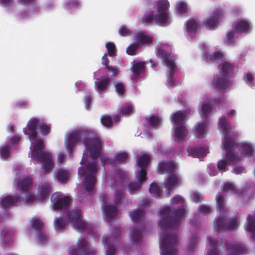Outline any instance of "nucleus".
I'll return each mask as SVG.
<instances>
[{
  "label": "nucleus",
  "mask_w": 255,
  "mask_h": 255,
  "mask_svg": "<svg viewBox=\"0 0 255 255\" xmlns=\"http://www.w3.org/2000/svg\"><path fill=\"white\" fill-rule=\"evenodd\" d=\"M17 186L20 191H27L32 186V180L31 178L25 177L21 179L18 183Z\"/></svg>",
  "instance_id": "obj_27"
},
{
  "label": "nucleus",
  "mask_w": 255,
  "mask_h": 255,
  "mask_svg": "<svg viewBox=\"0 0 255 255\" xmlns=\"http://www.w3.org/2000/svg\"><path fill=\"white\" fill-rule=\"evenodd\" d=\"M247 230L251 234V237L255 241V216L249 215L247 219Z\"/></svg>",
  "instance_id": "obj_25"
},
{
  "label": "nucleus",
  "mask_w": 255,
  "mask_h": 255,
  "mask_svg": "<svg viewBox=\"0 0 255 255\" xmlns=\"http://www.w3.org/2000/svg\"><path fill=\"white\" fill-rule=\"evenodd\" d=\"M169 19L168 12L157 11L155 15L154 20L157 24H162L168 22Z\"/></svg>",
  "instance_id": "obj_31"
},
{
  "label": "nucleus",
  "mask_w": 255,
  "mask_h": 255,
  "mask_svg": "<svg viewBox=\"0 0 255 255\" xmlns=\"http://www.w3.org/2000/svg\"><path fill=\"white\" fill-rule=\"evenodd\" d=\"M141 237V231L136 228H133L131 231V238L132 240L137 242L140 241Z\"/></svg>",
  "instance_id": "obj_52"
},
{
  "label": "nucleus",
  "mask_w": 255,
  "mask_h": 255,
  "mask_svg": "<svg viewBox=\"0 0 255 255\" xmlns=\"http://www.w3.org/2000/svg\"><path fill=\"white\" fill-rule=\"evenodd\" d=\"M197 236L194 235L189 240V244L187 246V250L189 252H193L194 251L197 242Z\"/></svg>",
  "instance_id": "obj_49"
},
{
  "label": "nucleus",
  "mask_w": 255,
  "mask_h": 255,
  "mask_svg": "<svg viewBox=\"0 0 255 255\" xmlns=\"http://www.w3.org/2000/svg\"><path fill=\"white\" fill-rule=\"evenodd\" d=\"M227 255H246L248 254L247 246L241 242H235L232 243H225Z\"/></svg>",
  "instance_id": "obj_11"
},
{
  "label": "nucleus",
  "mask_w": 255,
  "mask_h": 255,
  "mask_svg": "<svg viewBox=\"0 0 255 255\" xmlns=\"http://www.w3.org/2000/svg\"><path fill=\"white\" fill-rule=\"evenodd\" d=\"M197 26V23L194 19H191L187 22V30L188 32H195Z\"/></svg>",
  "instance_id": "obj_54"
},
{
  "label": "nucleus",
  "mask_w": 255,
  "mask_h": 255,
  "mask_svg": "<svg viewBox=\"0 0 255 255\" xmlns=\"http://www.w3.org/2000/svg\"><path fill=\"white\" fill-rule=\"evenodd\" d=\"M136 41L139 44H149L152 42V37L150 35L145 34L144 32L137 33L135 38Z\"/></svg>",
  "instance_id": "obj_26"
},
{
  "label": "nucleus",
  "mask_w": 255,
  "mask_h": 255,
  "mask_svg": "<svg viewBox=\"0 0 255 255\" xmlns=\"http://www.w3.org/2000/svg\"><path fill=\"white\" fill-rule=\"evenodd\" d=\"M69 173L64 169L59 170L56 173V178L59 182H64L69 178Z\"/></svg>",
  "instance_id": "obj_42"
},
{
  "label": "nucleus",
  "mask_w": 255,
  "mask_h": 255,
  "mask_svg": "<svg viewBox=\"0 0 255 255\" xmlns=\"http://www.w3.org/2000/svg\"><path fill=\"white\" fill-rule=\"evenodd\" d=\"M140 184L138 182L129 183L128 185L129 191L131 193H133L134 192L138 190L140 188Z\"/></svg>",
  "instance_id": "obj_63"
},
{
  "label": "nucleus",
  "mask_w": 255,
  "mask_h": 255,
  "mask_svg": "<svg viewBox=\"0 0 255 255\" xmlns=\"http://www.w3.org/2000/svg\"><path fill=\"white\" fill-rule=\"evenodd\" d=\"M213 84L214 87L219 91H225L232 84V81L228 77L219 75V77L215 80L214 78Z\"/></svg>",
  "instance_id": "obj_13"
},
{
  "label": "nucleus",
  "mask_w": 255,
  "mask_h": 255,
  "mask_svg": "<svg viewBox=\"0 0 255 255\" xmlns=\"http://www.w3.org/2000/svg\"><path fill=\"white\" fill-rule=\"evenodd\" d=\"M207 240L209 244H210L211 250H209V251L208 252L207 255H218L219 251L217 248V246L218 244V241L217 240L214 238L208 237Z\"/></svg>",
  "instance_id": "obj_32"
},
{
  "label": "nucleus",
  "mask_w": 255,
  "mask_h": 255,
  "mask_svg": "<svg viewBox=\"0 0 255 255\" xmlns=\"http://www.w3.org/2000/svg\"><path fill=\"white\" fill-rule=\"evenodd\" d=\"M222 190L224 193H227L229 191H231L232 194L237 193L236 188L235 185L231 183L225 184Z\"/></svg>",
  "instance_id": "obj_58"
},
{
  "label": "nucleus",
  "mask_w": 255,
  "mask_h": 255,
  "mask_svg": "<svg viewBox=\"0 0 255 255\" xmlns=\"http://www.w3.org/2000/svg\"><path fill=\"white\" fill-rule=\"evenodd\" d=\"M77 247V249L70 251V255H94L95 254V251L88 247V241L85 239L78 240Z\"/></svg>",
  "instance_id": "obj_10"
},
{
  "label": "nucleus",
  "mask_w": 255,
  "mask_h": 255,
  "mask_svg": "<svg viewBox=\"0 0 255 255\" xmlns=\"http://www.w3.org/2000/svg\"><path fill=\"white\" fill-rule=\"evenodd\" d=\"M206 60L208 63H218L219 61H222L224 58L222 52L219 51H215L212 54L208 53L205 54Z\"/></svg>",
  "instance_id": "obj_22"
},
{
  "label": "nucleus",
  "mask_w": 255,
  "mask_h": 255,
  "mask_svg": "<svg viewBox=\"0 0 255 255\" xmlns=\"http://www.w3.org/2000/svg\"><path fill=\"white\" fill-rule=\"evenodd\" d=\"M115 91L119 95L122 96L124 95L125 93V85L122 83L119 82L118 83H115Z\"/></svg>",
  "instance_id": "obj_55"
},
{
  "label": "nucleus",
  "mask_w": 255,
  "mask_h": 255,
  "mask_svg": "<svg viewBox=\"0 0 255 255\" xmlns=\"http://www.w3.org/2000/svg\"><path fill=\"white\" fill-rule=\"evenodd\" d=\"M144 211L141 209H136L130 213V217L134 222H139L144 217Z\"/></svg>",
  "instance_id": "obj_37"
},
{
  "label": "nucleus",
  "mask_w": 255,
  "mask_h": 255,
  "mask_svg": "<svg viewBox=\"0 0 255 255\" xmlns=\"http://www.w3.org/2000/svg\"><path fill=\"white\" fill-rule=\"evenodd\" d=\"M192 201L193 202L198 203L204 200V197L199 192H194L191 195Z\"/></svg>",
  "instance_id": "obj_59"
},
{
  "label": "nucleus",
  "mask_w": 255,
  "mask_h": 255,
  "mask_svg": "<svg viewBox=\"0 0 255 255\" xmlns=\"http://www.w3.org/2000/svg\"><path fill=\"white\" fill-rule=\"evenodd\" d=\"M185 117L186 115L185 113L182 111H178L171 115L170 120L175 125L180 126V125L184 123Z\"/></svg>",
  "instance_id": "obj_28"
},
{
  "label": "nucleus",
  "mask_w": 255,
  "mask_h": 255,
  "mask_svg": "<svg viewBox=\"0 0 255 255\" xmlns=\"http://www.w3.org/2000/svg\"><path fill=\"white\" fill-rule=\"evenodd\" d=\"M88 136L84 137L83 143L86 149L89 152L92 161L86 165L85 170L83 167L78 169V174L80 176L86 175L84 183L85 191L91 193L94 190L96 183V174L98 171V158L100 156L102 149V141L100 137L94 133L88 130Z\"/></svg>",
  "instance_id": "obj_1"
},
{
  "label": "nucleus",
  "mask_w": 255,
  "mask_h": 255,
  "mask_svg": "<svg viewBox=\"0 0 255 255\" xmlns=\"http://www.w3.org/2000/svg\"><path fill=\"white\" fill-rule=\"evenodd\" d=\"M50 192V185L45 183L40 186L38 189L37 196L40 201L44 200Z\"/></svg>",
  "instance_id": "obj_24"
},
{
  "label": "nucleus",
  "mask_w": 255,
  "mask_h": 255,
  "mask_svg": "<svg viewBox=\"0 0 255 255\" xmlns=\"http://www.w3.org/2000/svg\"><path fill=\"white\" fill-rule=\"evenodd\" d=\"M219 68L221 69L220 75L229 78V74L234 70V66L230 63L225 62L222 64L219 65Z\"/></svg>",
  "instance_id": "obj_30"
},
{
  "label": "nucleus",
  "mask_w": 255,
  "mask_h": 255,
  "mask_svg": "<svg viewBox=\"0 0 255 255\" xmlns=\"http://www.w3.org/2000/svg\"><path fill=\"white\" fill-rule=\"evenodd\" d=\"M104 211L107 217L110 219L114 218L118 214L117 207L113 205H105L104 208Z\"/></svg>",
  "instance_id": "obj_34"
},
{
  "label": "nucleus",
  "mask_w": 255,
  "mask_h": 255,
  "mask_svg": "<svg viewBox=\"0 0 255 255\" xmlns=\"http://www.w3.org/2000/svg\"><path fill=\"white\" fill-rule=\"evenodd\" d=\"M106 47L108 52V54L110 56L114 57L116 56V45L114 43L108 42L106 44Z\"/></svg>",
  "instance_id": "obj_51"
},
{
  "label": "nucleus",
  "mask_w": 255,
  "mask_h": 255,
  "mask_svg": "<svg viewBox=\"0 0 255 255\" xmlns=\"http://www.w3.org/2000/svg\"><path fill=\"white\" fill-rule=\"evenodd\" d=\"M171 55V51L168 50V46L165 44L160 45L156 50L157 57L161 59L163 64L173 70L176 66L172 59Z\"/></svg>",
  "instance_id": "obj_7"
},
{
  "label": "nucleus",
  "mask_w": 255,
  "mask_h": 255,
  "mask_svg": "<svg viewBox=\"0 0 255 255\" xmlns=\"http://www.w3.org/2000/svg\"><path fill=\"white\" fill-rule=\"evenodd\" d=\"M149 191L151 194L154 195L159 197L161 194V191L159 186L157 184L152 182L150 185Z\"/></svg>",
  "instance_id": "obj_46"
},
{
  "label": "nucleus",
  "mask_w": 255,
  "mask_h": 255,
  "mask_svg": "<svg viewBox=\"0 0 255 255\" xmlns=\"http://www.w3.org/2000/svg\"><path fill=\"white\" fill-rule=\"evenodd\" d=\"M40 122L38 119L31 118L27 123V128H23V132L25 134L29 135L30 141L35 140V143L31 151V157L33 160L39 162L43 169L48 172L53 166L51 154L44 150V145L42 140L36 139L37 133L36 128Z\"/></svg>",
  "instance_id": "obj_2"
},
{
  "label": "nucleus",
  "mask_w": 255,
  "mask_h": 255,
  "mask_svg": "<svg viewBox=\"0 0 255 255\" xmlns=\"http://www.w3.org/2000/svg\"><path fill=\"white\" fill-rule=\"evenodd\" d=\"M65 220L62 218H59L54 220V225L56 231L63 229L66 226Z\"/></svg>",
  "instance_id": "obj_48"
},
{
  "label": "nucleus",
  "mask_w": 255,
  "mask_h": 255,
  "mask_svg": "<svg viewBox=\"0 0 255 255\" xmlns=\"http://www.w3.org/2000/svg\"><path fill=\"white\" fill-rule=\"evenodd\" d=\"M160 247L162 255H176L177 237L175 235L168 234L161 237Z\"/></svg>",
  "instance_id": "obj_4"
},
{
  "label": "nucleus",
  "mask_w": 255,
  "mask_h": 255,
  "mask_svg": "<svg viewBox=\"0 0 255 255\" xmlns=\"http://www.w3.org/2000/svg\"><path fill=\"white\" fill-rule=\"evenodd\" d=\"M31 227L36 232V233L42 231L44 229L43 224L42 221L38 219H35L32 222L31 224Z\"/></svg>",
  "instance_id": "obj_47"
},
{
  "label": "nucleus",
  "mask_w": 255,
  "mask_h": 255,
  "mask_svg": "<svg viewBox=\"0 0 255 255\" xmlns=\"http://www.w3.org/2000/svg\"><path fill=\"white\" fill-rule=\"evenodd\" d=\"M66 218L77 229L88 231L92 230L91 227L82 219L81 211L78 209L72 210L71 212L68 211Z\"/></svg>",
  "instance_id": "obj_5"
},
{
  "label": "nucleus",
  "mask_w": 255,
  "mask_h": 255,
  "mask_svg": "<svg viewBox=\"0 0 255 255\" xmlns=\"http://www.w3.org/2000/svg\"><path fill=\"white\" fill-rule=\"evenodd\" d=\"M187 133V129L184 126L177 127L175 129L174 140L177 142H182L185 139Z\"/></svg>",
  "instance_id": "obj_19"
},
{
  "label": "nucleus",
  "mask_w": 255,
  "mask_h": 255,
  "mask_svg": "<svg viewBox=\"0 0 255 255\" xmlns=\"http://www.w3.org/2000/svg\"><path fill=\"white\" fill-rule=\"evenodd\" d=\"M111 79L110 77H105L95 82V89L99 93L107 90L109 88Z\"/></svg>",
  "instance_id": "obj_20"
},
{
  "label": "nucleus",
  "mask_w": 255,
  "mask_h": 255,
  "mask_svg": "<svg viewBox=\"0 0 255 255\" xmlns=\"http://www.w3.org/2000/svg\"><path fill=\"white\" fill-rule=\"evenodd\" d=\"M212 111V107L209 103H204L202 106V111L204 116H207Z\"/></svg>",
  "instance_id": "obj_62"
},
{
  "label": "nucleus",
  "mask_w": 255,
  "mask_h": 255,
  "mask_svg": "<svg viewBox=\"0 0 255 255\" xmlns=\"http://www.w3.org/2000/svg\"><path fill=\"white\" fill-rule=\"evenodd\" d=\"M109 60L107 57V54L105 53L102 58V64L109 72L112 73L113 77H117L119 73L118 69L115 66L109 65Z\"/></svg>",
  "instance_id": "obj_23"
},
{
  "label": "nucleus",
  "mask_w": 255,
  "mask_h": 255,
  "mask_svg": "<svg viewBox=\"0 0 255 255\" xmlns=\"http://www.w3.org/2000/svg\"><path fill=\"white\" fill-rule=\"evenodd\" d=\"M225 151L226 152V158L228 161L230 162H233L235 161H239L238 157L235 155L232 151V149Z\"/></svg>",
  "instance_id": "obj_53"
},
{
  "label": "nucleus",
  "mask_w": 255,
  "mask_h": 255,
  "mask_svg": "<svg viewBox=\"0 0 255 255\" xmlns=\"http://www.w3.org/2000/svg\"><path fill=\"white\" fill-rule=\"evenodd\" d=\"M147 169L140 168L139 170V175L138 176V182L139 183L145 181L147 179Z\"/></svg>",
  "instance_id": "obj_60"
},
{
  "label": "nucleus",
  "mask_w": 255,
  "mask_h": 255,
  "mask_svg": "<svg viewBox=\"0 0 255 255\" xmlns=\"http://www.w3.org/2000/svg\"><path fill=\"white\" fill-rule=\"evenodd\" d=\"M178 182V177L174 174H171L167 180L165 182V186L168 191H170L172 189V187L175 186Z\"/></svg>",
  "instance_id": "obj_38"
},
{
  "label": "nucleus",
  "mask_w": 255,
  "mask_h": 255,
  "mask_svg": "<svg viewBox=\"0 0 255 255\" xmlns=\"http://www.w3.org/2000/svg\"><path fill=\"white\" fill-rule=\"evenodd\" d=\"M187 151L190 155L195 157H203L206 154V149L202 147H189Z\"/></svg>",
  "instance_id": "obj_29"
},
{
  "label": "nucleus",
  "mask_w": 255,
  "mask_h": 255,
  "mask_svg": "<svg viewBox=\"0 0 255 255\" xmlns=\"http://www.w3.org/2000/svg\"><path fill=\"white\" fill-rule=\"evenodd\" d=\"M155 14L153 11L145 13L141 18L142 23L144 25H149L154 20Z\"/></svg>",
  "instance_id": "obj_43"
},
{
  "label": "nucleus",
  "mask_w": 255,
  "mask_h": 255,
  "mask_svg": "<svg viewBox=\"0 0 255 255\" xmlns=\"http://www.w3.org/2000/svg\"><path fill=\"white\" fill-rule=\"evenodd\" d=\"M51 200L53 203V208L54 210L67 209L70 205L71 199L68 196H64L58 193L52 194Z\"/></svg>",
  "instance_id": "obj_9"
},
{
  "label": "nucleus",
  "mask_w": 255,
  "mask_h": 255,
  "mask_svg": "<svg viewBox=\"0 0 255 255\" xmlns=\"http://www.w3.org/2000/svg\"><path fill=\"white\" fill-rule=\"evenodd\" d=\"M185 212V208L182 205L177 209L173 208L172 211L168 206L162 208L160 213L164 216L161 219L160 228L162 230H166L167 229L176 230L178 228Z\"/></svg>",
  "instance_id": "obj_3"
},
{
  "label": "nucleus",
  "mask_w": 255,
  "mask_h": 255,
  "mask_svg": "<svg viewBox=\"0 0 255 255\" xmlns=\"http://www.w3.org/2000/svg\"><path fill=\"white\" fill-rule=\"evenodd\" d=\"M38 127L40 128L41 133L43 135H47L50 131V126L44 124L43 122L39 123Z\"/></svg>",
  "instance_id": "obj_56"
},
{
  "label": "nucleus",
  "mask_w": 255,
  "mask_h": 255,
  "mask_svg": "<svg viewBox=\"0 0 255 255\" xmlns=\"http://www.w3.org/2000/svg\"><path fill=\"white\" fill-rule=\"evenodd\" d=\"M177 9L179 13L184 14L187 12L186 4L183 2H180L176 5Z\"/></svg>",
  "instance_id": "obj_64"
},
{
  "label": "nucleus",
  "mask_w": 255,
  "mask_h": 255,
  "mask_svg": "<svg viewBox=\"0 0 255 255\" xmlns=\"http://www.w3.org/2000/svg\"><path fill=\"white\" fill-rule=\"evenodd\" d=\"M205 124L198 123L195 126L196 135L197 138H201L205 137Z\"/></svg>",
  "instance_id": "obj_41"
},
{
  "label": "nucleus",
  "mask_w": 255,
  "mask_h": 255,
  "mask_svg": "<svg viewBox=\"0 0 255 255\" xmlns=\"http://www.w3.org/2000/svg\"><path fill=\"white\" fill-rule=\"evenodd\" d=\"M101 122L103 126L107 127H110L113 124L111 117L108 116H103L101 119Z\"/></svg>",
  "instance_id": "obj_61"
},
{
  "label": "nucleus",
  "mask_w": 255,
  "mask_h": 255,
  "mask_svg": "<svg viewBox=\"0 0 255 255\" xmlns=\"http://www.w3.org/2000/svg\"><path fill=\"white\" fill-rule=\"evenodd\" d=\"M175 170V165L172 161L159 162L157 168V172L158 174L172 173Z\"/></svg>",
  "instance_id": "obj_16"
},
{
  "label": "nucleus",
  "mask_w": 255,
  "mask_h": 255,
  "mask_svg": "<svg viewBox=\"0 0 255 255\" xmlns=\"http://www.w3.org/2000/svg\"><path fill=\"white\" fill-rule=\"evenodd\" d=\"M242 152H243L245 155L249 157H251L254 155V151L252 145L248 143H242L240 146Z\"/></svg>",
  "instance_id": "obj_40"
},
{
  "label": "nucleus",
  "mask_w": 255,
  "mask_h": 255,
  "mask_svg": "<svg viewBox=\"0 0 255 255\" xmlns=\"http://www.w3.org/2000/svg\"><path fill=\"white\" fill-rule=\"evenodd\" d=\"M13 231L12 230H3L0 233V244L5 248L10 245Z\"/></svg>",
  "instance_id": "obj_18"
},
{
  "label": "nucleus",
  "mask_w": 255,
  "mask_h": 255,
  "mask_svg": "<svg viewBox=\"0 0 255 255\" xmlns=\"http://www.w3.org/2000/svg\"><path fill=\"white\" fill-rule=\"evenodd\" d=\"M232 28L237 34L247 33L250 29V23L247 20L239 19L233 23Z\"/></svg>",
  "instance_id": "obj_14"
},
{
  "label": "nucleus",
  "mask_w": 255,
  "mask_h": 255,
  "mask_svg": "<svg viewBox=\"0 0 255 255\" xmlns=\"http://www.w3.org/2000/svg\"><path fill=\"white\" fill-rule=\"evenodd\" d=\"M216 203L220 209V212H223L225 209L226 203L224 195L221 193L218 194L216 197Z\"/></svg>",
  "instance_id": "obj_45"
},
{
  "label": "nucleus",
  "mask_w": 255,
  "mask_h": 255,
  "mask_svg": "<svg viewBox=\"0 0 255 255\" xmlns=\"http://www.w3.org/2000/svg\"><path fill=\"white\" fill-rule=\"evenodd\" d=\"M238 136L237 132L233 133L231 136L230 133L224 134V137L222 143L224 145V149L229 150L232 149L235 144V137Z\"/></svg>",
  "instance_id": "obj_21"
},
{
  "label": "nucleus",
  "mask_w": 255,
  "mask_h": 255,
  "mask_svg": "<svg viewBox=\"0 0 255 255\" xmlns=\"http://www.w3.org/2000/svg\"><path fill=\"white\" fill-rule=\"evenodd\" d=\"M219 127L222 129L224 134L230 133L232 130L233 127H230L225 117H223L219 121Z\"/></svg>",
  "instance_id": "obj_33"
},
{
  "label": "nucleus",
  "mask_w": 255,
  "mask_h": 255,
  "mask_svg": "<svg viewBox=\"0 0 255 255\" xmlns=\"http://www.w3.org/2000/svg\"><path fill=\"white\" fill-rule=\"evenodd\" d=\"M147 121L149 125L155 128H157L158 127L160 126L161 121L158 114L156 115H151L147 119Z\"/></svg>",
  "instance_id": "obj_39"
},
{
  "label": "nucleus",
  "mask_w": 255,
  "mask_h": 255,
  "mask_svg": "<svg viewBox=\"0 0 255 255\" xmlns=\"http://www.w3.org/2000/svg\"><path fill=\"white\" fill-rule=\"evenodd\" d=\"M20 197L19 195L10 196L8 195L1 199L0 202V207L3 209H5L11 206H14L19 201Z\"/></svg>",
  "instance_id": "obj_17"
},
{
  "label": "nucleus",
  "mask_w": 255,
  "mask_h": 255,
  "mask_svg": "<svg viewBox=\"0 0 255 255\" xmlns=\"http://www.w3.org/2000/svg\"><path fill=\"white\" fill-rule=\"evenodd\" d=\"M88 130L83 131H76L70 133L68 136L66 144V148L68 152L72 153L73 149L76 143L82 140L83 142L84 137L89 134Z\"/></svg>",
  "instance_id": "obj_8"
},
{
  "label": "nucleus",
  "mask_w": 255,
  "mask_h": 255,
  "mask_svg": "<svg viewBox=\"0 0 255 255\" xmlns=\"http://www.w3.org/2000/svg\"><path fill=\"white\" fill-rule=\"evenodd\" d=\"M150 157L149 155L144 154L139 157L137 164L140 168L147 169L150 162Z\"/></svg>",
  "instance_id": "obj_36"
},
{
  "label": "nucleus",
  "mask_w": 255,
  "mask_h": 255,
  "mask_svg": "<svg viewBox=\"0 0 255 255\" xmlns=\"http://www.w3.org/2000/svg\"><path fill=\"white\" fill-rule=\"evenodd\" d=\"M222 16V11L219 8H217L214 10L212 15L204 20L203 24L207 28L214 29L219 23V19Z\"/></svg>",
  "instance_id": "obj_12"
},
{
  "label": "nucleus",
  "mask_w": 255,
  "mask_h": 255,
  "mask_svg": "<svg viewBox=\"0 0 255 255\" xmlns=\"http://www.w3.org/2000/svg\"><path fill=\"white\" fill-rule=\"evenodd\" d=\"M176 68L174 67L173 70H171V69H170V72L169 75H168L167 76V81L169 85L172 87H174L177 86V84L176 83V80L174 79V73L176 71Z\"/></svg>",
  "instance_id": "obj_50"
},
{
  "label": "nucleus",
  "mask_w": 255,
  "mask_h": 255,
  "mask_svg": "<svg viewBox=\"0 0 255 255\" xmlns=\"http://www.w3.org/2000/svg\"><path fill=\"white\" fill-rule=\"evenodd\" d=\"M156 5L157 11L168 12L169 2L167 0H159Z\"/></svg>",
  "instance_id": "obj_44"
},
{
  "label": "nucleus",
  "mask_w": 255,
  "mask_h": 255,
  "mask_svg": "<svg viewBox=\"0 0 255 255\" xmlns=\"http://www.w3.org/2000/svg\"><path fill=\"white\" fill-rule=\"evenodd\" d=\"M238 221L236 217L227 220L222 216L217 218L215 222V227L218 232H225L226 231H233L238 227Z\"/></svg>",
  "instance_id": "obj_6"
},
{
  "label": "nucleus",
  "mask_w": 255,
  "mask_h": 255,
  "mask_svg": "<svg viewBox=\"0 0 255 255\" xmlns=\"http://www.w3.org/2000/svg\"><path fill=\"white\" fill-rule=\"evenodd\" d=\"M130 70L135 79H139L145 73V63L143 61L136 62L132 65Z\"/></svg>",
  "instance_id": "obj_15"
},
{
  "label": "nucleus",
  "mask_w": 255,
  "mask_h": 255,
  "mask_svg": "<svg viewBox=\"0 0 255 255\" xmlns=\"http://www.w3.org/2000/svg\"><path fill=\"white\" fill-rule=\"evenodd\" d=\"M111 238L112 237H109V238L104 237L103 238L102 242L103 244L104 245L106 244L107 245V249L105 252L106 255H115L116 252V248L115 246L109 243L110 238Z\"/></svg>",
  "instance_id": "obj_35"
},
{
  "label": "nucleus",
  "mask_w": 255,
  "mask_h": 255,
  "mask_svg": "<svg viewBox=\"0 0 255 255\" xmlns=\"http://www.w3.org/2000/svg\"><path fill=\"white\" fill-rule=\"evenodd\" d=\"M128 157V154L126 152L117 153L115 155V159L118 163L124 162Z\"/></svg>",
  "instance_id": "obj_57"
}]
</instances>
